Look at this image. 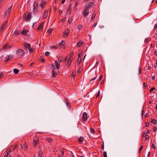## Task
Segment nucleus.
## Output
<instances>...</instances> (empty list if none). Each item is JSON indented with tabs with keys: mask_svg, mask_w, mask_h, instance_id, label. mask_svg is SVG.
<instances>
[{
	"mask_svg": "<svg viewBox=\"0 0 157 157\" xmlns=\"http://www.w3.org/2000/svg\"><path fill=\"white\" fill-rule=\"evenodd\" d=\"M32 18L31 14L28 12H26L23 15V18L25 21H29Z\"/></svg>",
	"mask_w": 157,
	"mask_h": 157,
	"instance_id": "nucleus-1",
	"label": "nucleus"
},
{
	"mask_svg": "<svg viewBox=\"0 0 157 157\" xmlns=\"http://www.w3.org/2000/svg\"><path fill=\"white\" fill-rule=\"evenodd\" d=\"M25 54L24 51L21 49H19L16 51L17 56L20 58H22Z\"/></svg>",
	"mask_w": 157,
	"mask_h": 157,
	"instance_id": "nucleus-2",
	"label": "nucleus"
},
{
	"mask_svg": "<svg viewBox=\"0 0 157 157\" xmlns=\"http://www.w3.org/2000/svg\"><path fill=\"white\" fill-rule=\"evenodd\" d=\"M13 5H11L10 7L6 9V11L4 14L5 18H8L10 15V12L12 10Z\"/></svg>",
	"mask_w": 157,
	"mask_h": 157,
	"instance_id": "nucleus-3",
	"label": "nucleus"
},
{
	"mask_svg": "<svg viewBox=\"0 0 157 157\" xmlns=\"http://www.w3.org/2000/svg\"><path fill=\"white\" fill-rule=\"evenodd\" d=\"M38 8V3L35 1L33 4V12L34 13H36L37 11Z\"/></svg>",
	"mask_w": 157,
	"mask_h": 157,
	"instance_id": "nucleus-4",
	"label": "nucleus"
},
{
	"mask_svg": "<svg viewBox=\"0 0 157 157\" xmlns=\"http://www.w3.org/2000/svg\"><path fill=\"white\" fill-rule=\"evenodd\" d=\"M82 56V52L79 53V52L78 54V58L77 60V63L78 65H79L81 63L82 61L81 58V56Z\"/></svg>",
	"mask_w": 157,
	"mask_h": 157,
	"instance_id": "nucleus-5",
	"label": "nucleus"
},
{
	"mask_svg": "<svg viewBox=\"0 0 157 157\" xmlns=\"http://www.w3.org/2000/svg\"><path fill=\"white\" fill-rule=\"evenodd\" d=\"M47 2L46 1H42L41 2V3L40 5V6L41 7V9L42 10H43L45 8V6L47 4Z\"/></svg>",
	"mask_w": 157,
	"mask_h": 157,
	"instance_id": "nucleus-6",
	"label": "nucleus"
},
{
	"mask_svg": "<svg viewBox=\"0 0 157 157\" xmlns=\"http://www.w3.org/2000/svg\"><path fill=\"white\" fill-rule=\"evenodd\" d=\"M7 23V22H6L2 25L0 28V31L1 32H2L3 31L5 28L6 26Z\"/></svg>",
	"mask_w": 157,
	"mask_h": 157,
	"instance_id": "nucleus-7",
	"label": "nucleus"
},
{
	"mask_svg": "<svg viewBox=\"0 0 157 157\" xmlns=\"http://www.w3.org/2000/svg\"><path fill=\"white\" fill-rule=\"evenodd\" d=\"M83 15L84 17L87 16L89 14V11L88 9L85 8L83 12Z\"/></svg>",
	"mask_w": 157,
	"mask_h": 157,
	"instance_id": "nucleus-8",
	"label": "nucleus"
},
{
	"mask_svg": "<svg viewBox=\"0 0 157 157\" xmlns=\"http://www.w3.org/2000/svg\"><path fill=\"white\" fill-rule=\"evenodd\" d=\"M44 24V22L42 23L37 28V31H42L43 29V26Z\"/></svg>",
	"mask_w": 157,
	"mask_h": 157,
	"instance_id": "nucleus-9",
	"label": "nucleus"
},
{
	"mask_svg": "<svg viewBox=\"0 0 157 157\" xmlns=\"http://www.w3.org/2000/svg\"><path fill=\"white\" fill-rule=\"evenodd\" d=\"M29 31L28 29H23L22 32L21 33V34L22 35H23L24 36H29L27 34V33H28Z\"/></svg>",
	"mask_w": 157,
	"mask_h": 157,
	"instance_id": "nucleus-10",
	"label": "nucleus"
},
{
	"mask_svg": "<svg viewBox=\"0 0 157 157\" xmlns=\"http://www.w3.org/2000/svg\"><path fill=\"white\" fill-rule=\"evenodd\" d=\"M70 30L69 29L67 28L65 31L63 35V36L65 37L66 36L68 35L70 33Z\"/></svg>",
	"mask_w": 157,
	"mask_h": 157,
	"instance_id": "nucleus-11",
	"label": "nucleus"
},
{
	"mask_svg": "<svg viewBox=\"0 0 157 157\" xmlns=\"http://www.w3.org/2000/svg\"><path fill=\"white\" fill-rule=\"evenodd\" d=\"M24 47L25 48V49H29L31 47V45L29 44L27 42H25L24 43Z\"/></svg>",
	"mask_w": 157,
	"mask_h": 157,
	"instance_id": "nucleus-12",
	"label": "nucleus"
},
{
	"mask_svg": "<svg viewBox=\"0 0 157 157\" xmlns=\"http://www.w3.org/2000/svg\"><path fill=\"white\" fill-rule=\"evenodd\" d=\"M87 119V113L86 112H84L82 114V119L84 121H86Z\"/></svg>",
	"mask_w": 157,
	"mask_h": 157,
	"instance_id": "nucleus-13",
	"label": "nucleus"
},
{
	"mask_svg": "<svg viewBox=\"0 0 157 157\" xmlns=\"http://www.w3.org/2000/svg\"><path fill=\"white\" fill-rule=\"evenodd\" d=\"M94 3L92 2H90L86 6L85 8L88 9V8L92 7L93 6Z\"/></svg>",
	"mask_w": 157,
	"mask_h": 157,
	"instance_id": "nucleus-14",
	"label": "nucleus"
},
{
	"mask_svg": "<svg viewBox=\"0 0 157 157\" xmlns=\"http://www.w3.org/2000/svg\"><path fill=\"white\" fill-rule=\"evenodd\" d=\"M11 152V150L7 151L5 154L4 157H11L10 154Z\"/></svg>",
	"mask_w": 157,
	"mask_h": 157,
	"instance_id": "nucleus-15",
	"label": "nucleus"
},
{
	"mask_svg": "<svg viewBox=\"0 0 157 157\" xmlns=\"http://www.w3.org/2000/svg\"><path fill=\"white\" fill-rule=\"evenodd\" d=\"M33 140V145L34 147H35L36 146V144L38 143L39 140L37 139H34Z\"/></svg>",
	"mask_w": 157,
	"mask_h": 157,
	"instance_id": "nucleus-16",
	"label": "nucleus"
},
{
	"mask_svg": "<svg viewBox=\"0 0 157 157\" xmlns=\"http://www.w3.org/2000/svg\"><path fill=\"white\" fill-rule=\"evenodd\" d=\"M13 57V56L11 55H8L6 57L5 61H8L9 59H12Z\"/></svg>",
	"mask_w": 157,
	"mask_h": 157,
	"instance_id": "nucleus-17",
	"label": "nucleus"
},
{
	"mask_svg": "<svg viewBox=\"0 0 157 157\" xmlns=\"http://www.w3.org/2000/svg\"><path fill=\"white\" fill-rule=\"evenodd\" d=\"M48 13V10H44V13L43 19H44L47 17Z\"/></svg>",
	"mask_w": 157,
	"mask_h": 157,
	"instance_id": "nucleus-18",
	"label": "nucleus"
},
{
	"mask_svg": "<svg viewBox=\"0 0 157 157\" xmlns=\"http://www.w3.org/2000/svg\"><path fill=\"white\" fill-rule=\"evenodd\" d=\"M71 5L72 4H71L69 6H68V9L67 10V12L66 13H68L70 11V13H69V15H70L71 13Z\"/></svg>",
	"mask_w": 157,
	"mask_h": 157,
	"instance_id": "nucleus-19",
	"label": "nucleus"
},
{
	"mask_svg": "<svg viewBox=\"0 0 157 157\" xmlns=\"http://www.w3.org/2000/svg\"><path fill=\"white\" fill-rule=\"evenodd\" d=\"M55 64L56 66V67L58 69L59 68L60 66V64L56 60L55 61Z\"/></svg>",
	"mask_w": 157,
	"mask_h": 157,
	"instance_id": "nucleus-20",
	"label": "nucleus"
},
{
	"mask_svg": "<svg viewBox=\"0 0 157 157\" xmlns=\"http://www.w3.org/2000/svg\"><path fill=\"white\" fill-rule=\"evenodd\" d=\"M72 58L71 57V56H70V58L69 59H68V60L67 63V64H66V65H68V66L70 64V63H71L72 61Z\"/></svg>",
	"mask_w": 157,
	"mask_h": 157,
	"instance_id": "nucleus-21",
	"label": "nucleus"
},
{
	"mask_svg": "<svg viewBox=\"0 0 157 157\" xmlns=\"http://www.w3.org/2000/svg\"><path fill=\"white\" fill-rule=\"evenodd\" d=\"M65 43V41L62 40V42L59 43V46L60 48H62L63 46Z\"/></svg>",
	"mask_w": 157,
	"mask_h": 157,
	"instance_id": "nucleus-22",
	"label": "nucleus"
},
{
	"mask_svg": "<svg viewBox=\"0 0 157 157\" xmlns=\"http://www.w3.org/2000/svg\"><path fill=\"white\" fill-rule=\"evenodd\" d=\"M84 140V138L82 137H80L78 139L79 142L81 143H82Z\"/></svg>",
	"mask_w": 157,
	"mask_h": 157,
	"instance_id": "nucleus-23",
	"label": "nucleus"
},
{
	"mask_svg": "<svg viewBox=\"0 0 157 157\" xmlns=\"http://www.w3.org/2000/svg\"><path fill=\"white\" fill-rule=\"evenodd\" d=\"M83 43L81 41H80L77 44V46L78 47H80L83 44Z\"/></svg>",
	"mask_w": 157,
	"mask_h": 157,
	"instance_id": "nucleus-24",
	"label": "nucleus"
},
{
	"mask_svg": "<svg viewBox=\"0 0 157 157\" xmlns=\"http://www.w3.org/2000/svg\"><path fill=\"white\" fill-rule=\"evenodd\" d=\"M19 30H17L14 32L13 34L14 35L17 36V35L19 34Z\"/></svg>",
	"mask_w": 157,
	"mask_h": 157,
	"instance_id": "nucleus-25",
	"label": "nucleus"
},
{
	"mask_svg": "<svg viewBox=\"0 0 157 157\" xmlns=\"http://www.w3.org/2000/svg\"><path fill=\"white\" fill-rule=\"evenodd\" d=\"M151 122H152L154 124H156L157 121L155 119H152L151 121H150Z\"/></svg>",
	"mask_w": 157,
	"mask_h": 157,
	"instance_id": "nucleus-26",
	"label": "nucleus"
},
{
	"mask_svg": "<svg viewBox=\"0 0 157 157\" xmlns=\"http://www.w3.org/2000/svg\"><path fill=\"white\" fill-rule=\"evenodd\" d=\"M39 60L40 61H41L42 63H43L45 61V59L43 58V57L42 56H41Z\"/></svg>",
	"mask_w": 157,
	"mask_h": 157,
	"instance_id": "nucleus-27",
	"label": "nucleus"
},
{
	"mask_svg": "<svg viewBox=\"0 0 157 157\" xmlns=\"http://www.w3.org/2000/svg\"><path fill=\"white\" fill-rule=\"evenodd\" d=\"M46 140L50 143L52 142V139L50 137H47Z\"/></svg>",
	"mask_w": 157,
	"mask_h": 157,
	"instance_id": "nucleus-28",
	"label": "nucleus"
},
{
	"mask_svg": "<svg viewBox=\"0 0 157 157\" xmlns=\"http://www.w3.org/2000/svg\"><path fill=\"white\" fill-rule=\"evenodd\" d=\"M83 27L82 25L81 24H79L78 25V26H77V28L79 30L81 29Z\"/></svg>",
	"mask_w": 157,
	"mask_h": 157,
	"instance_id": "nucleus-29",
	"label": "nucleus"
},
{
	"mask_svg": "<svg viewBox=\"0 0 157 157\" xmlns=\"http://www.w3.org/2000/svg\"><path fill=\"white\" fill-rule=\"evenodd\" d=\"M9 48H10V47L9 48V45L8 44H6L4 45L2 48V49H8Z\"/></svg>",
	"mask_w": 157,
	"mask_h": 157,
	"instance_id": "nucleus-30",
	"label": "nucleus"
},
{
	"mask_svg": "<svg viewBox=\"0 0 157 157\" xmlns=\"http://www.w3.org/2000/svg\"><path fill=\"white\" fill-rule=\"evenodd\" d=\"M19 70L17 69H13V72L14 73L17 74L18 73Z\"/></svg>",
	"mask_w": 157,
	"mask_h": 157,
	"instance_id": "nucleus-31",
	"label": "nucleus"
},
{
	"mask_svg": "<svg viewBox=\"0 0 157 157\" xmlns=\"http://www.w3.org/2000/svg\"><path fill=\"white\" fill-rule=\"evenodd\" d=\"M52 73L53 77H56V71L54 69L52 71Z\"/></svg>",
	"mask_w": 157,
	"mask_h": 157,
	"instance_id": "nucleus-32",
	"label": "nucleus"
},
{
	"mask_svg": "<svg viewBox=\"0 0 157 157\" xmlns=\"http://www.w3.org/2000/svg\"><path fill=\"white\" fill-rule=\"evenodd\" d=\"M66 105L67 106H68V107H70L71 106L70 102L67 100H66Z\"/></svg>",
	"mask_w": 157,
	"mask_h": 157,
	"instance_id": "nucleus-33",
	"label": "nucleus"
},
{
	"mask_svg": "<svg viewBox=\"0 0 157 157\" xmlns=\"http://www.w3.org/2000/svg\"><path fill=\"white\" fill-rule=\"evenodd\" d=\"M96 12H94L93 13V15L92 16V17L91 18V20H93L95 18V16H96Z\"/></svg>",
	"mask_w": 157,
	"mask_h": 157,
	"instance_id": "nucleus-34",
	"label": "nucleus"
},
{
	"mask_svg": "<svg viewBox=\"0 0 157 157\" xmlns=\"http://www.w3.org/2000/svg\"><path fill=\"white\" fill-rule=\"evenodd\" d=\"M27 146H28L27 144L26 143H25L24 144L23 147L25 149H26L27 148Z\"/></svg>",
	"mask_w": 157,
	"mask_h": 157,
	"instance_id": "nucleus-35",
	"label": "nucleus"
},
{
	"mask_svg": "<svg viewBox=\"0 0 157 157\" xmlns=\"http://www.w3.org/2000/svg\"><path fill=\"white\" fill-rule=\"evenodd\" d=\"M52 31V28H50L48 31V33H51Z\"/></svg>",
	"mask_w": 157,
	"mask_h": 157,
	"instance_id": "nucleus-36",
	"label": "nucleus"
},
{
	"mask_svg": "<svg viewBox=\"0 0 157 157\" xmlns=\"http://www.w3.org/2000/svg\"><path fill=\"white\" fill-rule=\"evenodd\" d=\"M13 149L14 151L17 150V145H15L14 146Z\"/></svg>",
	"mask_w": 157,
	"mask_h": 157,
	"instance_id": "nucleus-37",
	"label": "nucleus"
},
{
	"mask_svg": "<svg viewBox=\"0 0 157 157\" xmlns=\"http://www.w3.org/2000/svg\"><path fill=\"white\" fill-rule=\"evenodd\" d=\"M63 57L60 56L58 59V61L59 62H61L62 61Z\"/></svg>",
	"mask_w": 157,
	"mask_h": 157,
	"instance_id": "nucleus-38",
	"label": "nucleus"
},
{
	"mask_svg": "<svg viewBox=\"0 0 157 157\" xmlns=\"http://www.w3.org/2000/svg\"><path fill=\"white\" fill-rule=\"evenodd\" d=\"M30 53H33L34 52V49L33 48H31L28 49Z\"/></svg>",
	"mask_w": 157,
	"mask_h": 157,
	"instance_id": "nucleus-39",
	"label": "nucleus"
},
{
	"mask_svg": "<svg viewBox=\"0 0 157 157\" xmlns=\"http://www.w3.org/2000/svg\"><path fill=\"white\" fill-rule=\"evenodd\" d=\"M95 132L93 128H90V132L92 134H94Z\"/></svg>",
	"mask_w": 157,
	"mask_h": 157,
	"instance_id": "nucleus-40",
	"label": "nucleus"
},
{
	"mask_svg": "<svg viewBox=\"0 0 157 157\" xmlns=\"http://www.w3.org/2000/svg\"><path fill=\"white\" fill-rule=\"evenodd\" d=\"M102 75H101L100 76V77L97 80V82H99L102 79Z\"/></svg>",
	"mask_w": 157,
	"mask_h": 157,
	"instance_id": "nucleus-41",
	"label": "nucleus"
},
{
	"mask_svg": "<svg viewBox=\"0 0 157 157\" xmlns=\"http://www.w3.org/2000/svg\"><path fill=\"white\" fill-rule=\"evenodd\" d=\"M148 38H146L145 39V40H144V43H148Z\"/></svg>",
	"mask_w": 157,
	"mask_h": 157,
	"instance_id": "nucleus-42",
	"label": "nucleus"
},
{
	"mask_svg": "<svg viewBox=\"0 0 157 157\" xmlns=\"http://www.w3.org/2000/svg\"><path fill=\"white\" fill-rule=\"evenodd\" d=\"M143 148V146L141 145L139 149V152H140Z\"/></svg>",
	"mask_w": 157,
	"mask_h": 157,
	"instance_id": "nucleus-43",
	"label": "nucleus"
},
{
	"mask_svg": "<svg viewBox=\"0 0 157 157\" xmlns=\"http://www.w3.org/2000/svg\"><path fill=\"white\" fill-rule=\"evenodd\" d=\"M103 155L104 157H107V153L106 151H104V152Z\"/></svg>",
	"mask_w": 157,
	"mask_h": 157,
	"instance_id": "nucleus-44",
	"label": "nucleus"
},
{
	"mask_svg": "<svg viewBox=\"0 0 157 157\" xmlns=\"http://www.w3.org/2000/svg\"><path fill=\"white\" fill-rule=\"evenodd\" d=\"M49 52H46L45 53V56H48L49 55Z\"/></svg>",
	"mask_w": 157,
	"mask_h": 157,
	"instance_id": "nucleus-45",
	"label": "nucleus"
},
{
	"mask_svg": "<svg viewBox=\"0 0 157 157\" xmlns=\"http://www.w3.org/2000/svg\"><path fill=\"white\" fill-rule=\"evenodd\" d=\"M72 22V19H71L70 18H69L68 20V23L69 24H70Z\"/></svg>",
	"mask_w": 157,
	"mask_h": 157,
	"instance_id": "nucleus-46",
	"label": "nucleus"
},
{
	"mask_svg": "<svg viewBox=\"0 0 157 157\" xmlns=\"http://www.w3.org/2000/svg\"><path fill=\"white\" fill-rule=\"evenodd\" d=\"M142 72V69L139 67V74H140Z\"/></svg>",
	"mask_w": 157,
	"mask_h": 157,
	"instance_id": "nucleus-47",
	"label": "nucleus"
},
{
	"mask_svg": "<svg viewBox=\"0 0 157 157\" xmlns=\"http://www.w3.org/2000/svg\"><path fill=\"white\" fill-rule=\"evenodd\" d=\"M155 89V88H151L150 90V93H151L152 92V91Z\"/></svg>",
	"mask_w": 157,
	"mask_h": 157,
	"instance_id": "nucleus-48",
	"label": "nucleus"
},
{
	"mask_svg": "<svg viewBox=\"0 0 157 157\" xmlns=\"http://www.w3.org/2000/svg\"><path fill=\"white\" fill-rule=\"evenodd\" d=\"M145 137V139L146 140H147L149 138V136H148V135H147Z\"/></svg>",
	"mask_w": 157,
	"mask_h": 157,
	"instance_id": "nucleus-49",
	"label": "nucleus"
},
{
	"mask_svg": "<svg viewBox=\"0 0 157 157\" xmlns=\"http://www.w3.org/2000/svg\"><path fill=\"white\" fill-rule=\"evenodd\" d=\"M73 54H74V52L73 51L71 52L70 54V56H71V57H72V56H73Z\"/></svg>",
	"mask_w": 157,
	"mask_h": 157,
	"instance_id": "nucleus-50",
	"label": "nucleus"
},
{
	"mask_svg": "<svg viewBox=\"0 0 157 157\" xmlns=\"http://www.w3.org/2000/svg\"><path fill=\"white\" fill-rule=\"evenodd\" d=\"M100 90H99L98 93V94L96 96V98L98 97L100 95Z\"/></svg>",
	"mask_w": 157,
	"mask_h": 157,
	"instance_id": "nucleus-51",
	"label": "nucleus"
},
{
	"mask_svg": "<svg viewBox=\"0 0 157 157\" xmlns=\"http://www.w3.org/2000/svg\"><path fill=\"white\" fill-rule=\"evenodd\" d=\"M38 157H42V154L39 152V153H38Z\"/></svg>",
	"mask_w": 157,
	"mask_h": 157,
	"instance_id": "nucleus-52",
	"label": "nucleus"
},
{
	"mask_svg": "<svg viewBox=\"0 0 157 157\" xmlns=\"http://www.w3.org/2000/svg\"><path fill=\"white\" fill-rule=\"evenodd\" d=\"M152 147L154 149H155V146L154 144H153L152 146Z\"/></svg>",
	"mask_w": 157,
	"mask_h": 157,
	"instance_id": "nucleus-53",
	"label": "nucleus"
},
{
	"mask_svg": "<svg viewBox=\"0 0 157 157\" xmlns=\"http://www.w3.org/2000/svg\"><path fill=\"white\" fill-rule=\"evenodd\" d=\"M147 135L145 133H144L142 135V137H145Z\"/></svg>",
	"mask_w": 157,
	"mask_h": 157,
	"instance_id": "nucleus-54",
	"label": "nucleus"
},
{
	"mask_svg": "<svg viewBox=\"0 0 157 157\" xmlns=\"http://www.w3.org/2000/svg\"><path fill=\"white\" fill-rule=\"evenodd\" d=\"M149 123L148 122H147L146 124V126L147 127H148L149 126Z\"/></svg>",
	"mask_w": 157,
	"mask_h": 157,
	"instance_id": "nucleus-55",
	"label": "nucleus"
},
{
	"mask_svg": "<svg viewBox=\"0 0 157 157\" xmlns=\"http://www.w3.org/2000/svg\"><path fill=\"white\" fill-rule=\"evenodd\" d=\"M157 28V23L155 25L154 29H155Z\"/></svg>",
	"mask_w": 157,
	"mask_h": 157,
	"instance_id": "nucleus-56",
	"label": "nucleus"
},
{
	"mask_svg": "<svg viewBox=\"0 0 157 157\" xmlns=\"http://www.w3.org/2000/svg\"><path fill=\"white\" fill-rule=\"evenodd\" d=\"M58 11H59V13L60 14L62 13L63 12L62 10H58Z\"/></svg>",
	"mask_w": 157,
	"mask_h": 157,
	"instance_id": "nucleus-57",
	"label": "nucleus"
},
{
	"mask_svg": "<svg viewBox=\"0 0 157 157\" xmlns=\"http://www.w3.org/2000/svg\"><path fill=\"white\" fill-rule=\"evenodd\" d=\"M101 149H104V145L103 143L101 145Z\"/></svg>",
	"mask_w": 157,
	"mask_h": 157,
	"instance_id": "nucleus-58",
	"label": "nucleus"
},
{
	"mask_svg": "<svg viewBox=\"0 0 157 157\" xmlns=\"http://www.w3.org/2000/svg\"><path fill=\"white\" fill-rule=\"evenodd\" d=\"M3 74L2 73H0V79L3 77Z\"/></svg>",
	"mask_w": 157,
	"mask_h": 157,
	"instance_id": "nucleus-59",
	"label": "nucleus"
},
{
	"mask_svg": "<svg viewBox=\"0 0 157 157\" xmlns=\"http://www.w3.org/2000/svg\"><path fill=\"white\" fill-rule=\"evenodd\" d=\"M150 152L149 151V152L148 153L147 157H150Z\"/></svg>",
	"mask_w": 157,
	"mask_h": 157,
	"instance_id": "nucleus-60",
	"label": "nucleus"
},
{
	"mask_svg": "<svg viewBox=\"0 0 157 157\" xmlns=\"http://www.w3.org/2000/svg\"><path fill=\"white\" fill-rule=\"evenodd\" d=\"M61 153L62 154V156H63V154H64V151H61Z\"/></svg>",
	"mask_w": 157,
	"mask_h": 157,
	"instance_id": "nucleus-61",
	"label": "nucleus"
},
{
	"mask_svg": "<svg viewBox=\"0 0 157 157\" xmlns=\"http://www.w3.org/2000/svg\"><path fill=\"white\" fill-rule=\"evenodd\" d=\"M143 85L145 87H146L147 86V84L145 82H144Z\"/></svg>",
	"mask_w": 157,
	"mask_h": 157,
	"instance_id": "nucleus-62",
	"label": "nucleus"
},
{
	"mask_svg": "<svg viewBox=\"0 0 157 157\" xmlns=\"http://www.w3.org/2000/svg\"><path fill=\"white\" fill-rule=\"evenodd\" d=\"M96 25H97V23H94V24L93 25V27H95V26Z\"/></svg>",
	"mask_w": 157,
	"mask_h": 157,
	"instance_id": "nucleus-63",
	"label": "nucleus"
},
{
	"mask_svg": "<svg viewBox=\"0 0 157 157\" xmlns=\"http://www.w3.org/2000/svg\"><path fill=\"white\" fill-rule=\"evenodd\" d=\"M157 128H156L155 127H154V130L155 132L156 131Z\"/></svg>",
	"mask_w": 157,
	"mask_h": 157,
	"instance_id": "nucleus-64",
	"label": "nucleus"
}]
</instances>
